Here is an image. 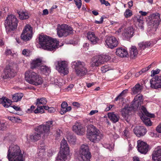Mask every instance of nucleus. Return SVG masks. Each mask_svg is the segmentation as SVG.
I'll return each instance as SVG.
<instances>
[{"instance_id":"nucleus-1","label":"nucleus","mask_w":161,"mask_h":161,"mask_svg":"<svg viewBox=\"0 0 161 161\" xmlns=\"http://www.w3.org/2000/svg\"><path fill=\"white\" fill-rule=\"evenodd\" d=\"M53 121H48L45 124L36 127L35 128L36 132L30 136V139L32 141H37L40 139L41 134H43L44 138L47 137L50 133V128L53 126Z\"/></svg>"},{"instance_id":"nucleus-2","label":"nucleus","mask_w":161,"mask_h":161,"mask_svg":"<svg viewBox=\"0 0 161 161\" xmlns=\"http://www.w3.org/2000/svg\"><path fill=\"white\" fill-rule=\"evenodd\" d=\"M7 157L9 161H25V158L19 147L11 144L9 147Z\"/></svg>"},{"instance_id":"nucleus-3","label":"nucleus","mask_w":161,"mask_h":161,"mask_svg":"<svg viewBox=\"0 0 161 161\" xmlns=\"http://www.w3.org/2000/svg\"><path fill=\"white\" fill-rule=\"evenodd\" d=\"M39 44L44 49L52 51L55 49L58 45V42L49 36L40 35L39 37Z\"/></svg>"},{"instance_id":"nucleus-4","label":"nucleus","mask_w":161,"mask_h":161,"mask_svg":"<svg viewBox=\"0 0 161 161\" xmlns=\"http://www.w3.org/2000/svg\"><path fill=\"white\" fill-rule=\"evenodd\" d=\"M103 137V134L99 130L92 125L88 127L87 131V137L93 142H98Z\"/></svg>"},{"instance_id":"nucleus-5","label":"nucleus","mask_w":161,"mask_h":161,"mask_svg":"<svg viewBox=\"0 0 161 161\" xmlns=\"http://www.w3.org/2000/svg\"><path fill=\"white\" fill-rule=\"evenodd\" d=\"M60 151L57 158L56 161H66L67 156L69 155V147L66 141L63 139L61 142Z\"/></svg>"},{"instance_id":"nucleus-6","label":"nucleus","mask_w":161,"mask_h":161,"mask_svg":"<svg viewBox=\"0 0 161 161\" xmlns=\"http://www.w3.org/2000/svg\"><path fill=\"white\" fill-rule=\"evenodd\" d=\"M25 77L27 82L35 86L41 85L42 83L41 77L37 73L33 71H26L25 74Z\"/></svg>"},{"instance_id":"nucleus-7","label":"nucleus","mask_w":161,"mask_h":161,"mask_svg":"<svg viewBox=\"0 0 161 161\" xmlns=\"http://www.w3.org/2000/svg\"><path fill=\"white\" fill-rule=\"evenodd\" d=\"M18 20L14 15H8L5 21V26L8 33L14 31L17 26Z\"/></svg>"},{"instance_id":"nucleus-8","label":"nucleus","mask_w":161,"mask_h":161,"mask_svg":"<svg viewBox=\"0 0 161 161\" xmlns=\"http://www.w3.org/2000/svg\"><path fill=\"white\" fill-rule=\"evenodd\" d=\"M72 29L66 24L58 25L57 28V34L60 37L66 36L72 33Z\"/></svg>"},{"instance_id":"nucleus-9","label":"nucleus","mask_w":161,"mask_h":161,"mask_svg":"<svg viewBox=\"0 0 161 161\" xmlns=\"http://www.w3.org/2000/svg\"><path fill=\"white\" fill-rule=\"evenodd\" d=\"M80 155L83 161H90L91 154L87 144L81 145L79 151Z\"/></svg>"},{"instance_id":"nucleus-10","label":"nucleus","mask_w":161,"mask_h":161,"mask_svg":"<svg viewBox=\"0 0 161 161\" xmlns=\"http://www.w3.org/2000/svg\"><path fill=\"white\" fill-rule=\"evenodd\" d=\"M73 63V65L75 68L76 73L77 75L79 76H83L86 74L87 70L84 62L77 61Z\"/></svg>"},{"instance_id":"nucleus-11","label":"nucleus","mask_w":161,"mask_h":161,"mask_svg":"<svg viewBox=\"0 0 161 161\" xmlns=\"http://www.w3.org/2000/svg\"><path fill=\"white\" fill-rule=\"evenodd\" d=\"M151 18L148 23L149 26H150L149 28H152L153 31H155L161 21L160 15L158 13L153 14L151 15Z\"/></svg>"},{"instance_id":"nucleus-12","label":"nucleus","mask_w":161,"mask_h":161,"mask_svg":"<svg viewBox=\"0 0 161 161\" xmlns=\"http://www.w3.org/2000/svg\"><path fill=\"white\" fill-rule=\"evenodd\" d=\"M56 69L60 73L64 75L69 73L68 65L65 61H57L55 63Z\"/></svg>"},{"instance_id":"nucleus-13","label":"nucleus","mask_w":161,"mask_h":161,"mask_svg":"<svg viewBox=\"0 0 161 161\" xmlns=\"http://www.w3.org/2000/svg\"><path fill=\"white\" fill-rule=\"evenodd\" d=\"M32 35V28L29 25H27L24 28L21 35L22 39L27 41L31 39Z\"/></svg>"},{"instance_id":"nucleus-14","label":"nucleus","mask_w":161,"mask_h":161,"mask_svg":"<svg viewBox=\"0 0 161 161\" xmlns=\"http://www.w3.org/2000/svg\"><path fill=\"white\" fill-rule=\"evenodd\" d=\"M143 99L142 95L138 94L136 96L131 104V107L132 109L136 111L139 109Z\"/></svg>"},{"instance_id":"nucleus-15","label":"nucleus","mask_w":161,"mask_h":161,"mask_svg":"<svg viewBox=\"0 0 161 161\" xmlns=\"http://www.w3.org/2000/svg\"><path fill=\"white\" fill-rule=\"evenodd\" d=\"M110 59V57L107 56H99L93 60L92 65V66H98L103 64Z\"/></svg>"},{"instance_id":"nucleus-16","label":"nucleus","mask_w":161,"mask_h":161,"mask_svg":"<svg viewBox=\"0 0 161 161\" xmlns=\"http://www.w3.org/2000/svg\"><path fill=\"white\" fill-rule=\"evenodd\" d=\"M151 87L157 89L161 88V76L155 75L150 80Z\"/></svg>"},{"instance_id":"nucleus-17","label":"nucleus","mask_w":161,"mask_h":161,"mask_svg":"<svg viewBox=\"0 0 161 161\" xmlns=\"http://www.w3.org/2000/svg\"><path fill=\"white\" fill-rule=\"evenodd\" d=\"M137 143V147L138 151L141 153L146 154L148 150V145L146 143L141 140L138 141Z\"/></svg>"},{"instance_id":"nucleus-18","label":"nucleus","mask_w":161,"mask_h":161,"mask_svg":"<svg viewBox=\"0 0 161 161\" xmlns=\"http://www.w3.org/2000/svg\"><path fill=\"white\" fill-rule=\"evenodd\" d=\"M4 75H3V78H12L15 76L16 72L12 66H8L6 67L4 69Z\"/></svg>"},{"instance_id":"nucleus-19","label":"nucleus","mask_w":161,"mask_h":161,"mask_svg":"<svg viewBox=\"0 0 161 161\" xmlns=\"http://www.w3.org/2000/svg\"><path fill=\"white\" fill-rule=\"evenodd\" d=\"M106 45L109 48L112 49L117 47L118 42L116 38L113 36H108L105 41Z\"/></svg>"},{"instance_id":"nucleus-20","label":"nucleus","mask_w":161,"mask_h":161,"mask_svg":"<svg viewBox=\"0 0 161 161\" xmlns=\"http://www.w3.org/2000/svg\"><path fill=\"white\" fill-rule=\"evenodd\" d=\"M132 110V108L128 105L125 106L121 110V112L122 116L128 122L130 118L129 114L130 113Z\"/></svg>"},{"instance_id":"nucleus-21","label":"nucleus","mask_w":161,"mask_h":161,"mask_svg":"<svg viewBox=\"0 0 161 161\" xmlns=\"http://www.w3.org/2000/svg\"><path fill=\"white\" fill-rule=\"evenodd\" d=\"M134 133L139 137L144 136L147 132V129L143 126H137L134 129Z\"/></svg>"},{"instance_id":"nucleus-22","label":"nucleus","mask_w":161,"mask_h":161,"mask_svg":"<svg viewBox=\"0 0 161 161\" xmlns=\"http://www.w3.org/2000/svg\"><path fill=\"white\" fill-rule=\"evenodd\" d=\"M153 161H161V148H156L152 154Z\"/></svg>"},{"instance_id":"nucleus-23","label":"nucleus","mask_w":161,"mask_h":161,"mask_svg":"<svg viewBox=\"0 0 161 161\" xmlns=\"http://www.w3.org/2000/svg\"><path fill=\"white\" fill-rule=\"evenodd\" d=\"M72 129L73 131L79 135H83L86 131L85 128L80 125H75L73 126Z\"/></svg>"},{"instance_id":"nucleus-24","label":"nucleus","mask_w":161,"mask_h":161,"mask_svg":"<svg viewBox=\"0 0 161 161\" xmlns=\"http://www.w3.org/2000/svg\"><path fill=\"white\" fill-rule=\"evenodd\" d=\"M87 38L93 44L96 43L99 41V39L96 36L94 32H89L87 34Z\"/></svg>"},{"instance_id":"nucleus-25","label":"nucleus","mask_w":161,"mask_h":161,"mask_svg":"<svg viewBox=\"0 0 161 161\" xmlns=\"http://www.w3.org/2000/svg\"><path fill=\"white\" fill-rule=\"evenodd\" d=\"M142 16L137 15L134 18V22H135L136 25L141 29H142L143 28V21Z\"/></svg>"},{"instance_id":"nucleus-26","label":"nucleus","mask_w":161,"mask_h":161,"mask_svg":"<svg viewBox=\"0 0 161 161\" xmlns=\"http://www.w3.org/2000/svg\"><path fill=\"white\" fill-rule=\"evenodd\" d=\"M116 53L118 56L122 58L127 57L128 56V54L126 50L122 47L117 48Z\"/></svg>"},{"instance_id":"nucleus-27","label":"nucleus","mask_w":161,"mask_h":161,"mask_svg":"<svg viewBox=\"0 0 161 161\" xmlns=\"http://www.w3.org/2000/svg\"><path fill=\"white\" fill-rule=\"evenodd\" d=\"M42 61L41 58H37L33 60L31 64V68L34 69L41 66Z\"/></svg>"},{"instance_id":"nucleus-28","label":"nucleus","mask_w":161,"mask_h":161,"mask_svg":"<svg viewBox=\"0 0 161 161\" xmlns=\"http://www.w3.org/2000/svg\"><path fill=\"white\" fill-rule=\"evenodd\" d=\"M108 117L111 121L114 123L118 122L119 118L118 114H115L114 113H109L108 114Z\"/></svg>"},{"instance_id":"nucleus-29","label":"nucleus","mask_w":161,"mask_h":161,"mask_svg":"<svg viewBox=\"0 0 161 161\" xmlns=\"http://www.w3.org/2000/svg\"><path fill=\"white\" fill-rule=\"evenodd\" d=\"M138 54V51L135 46L131 47L130 52V56L131 58L134 59Z\"/></svg>"},{"instance_id":"nucleus-30","label":"nucleus","mask_w":161,"mask_h":161,"mask_svg":"<svg viewBox=\"0 0 161 161\" xmlns=\"http://www.w3.org/2000/svg\"><path fill=\"white\" fill-rule=\"evenodd\" d=\"M133 27H128L125 29L124 35L127 37H131L133 35Z\"/></svg>"},{"instance_id":"nucleus-31","label":"nucleus","mask_w":161,"mask_h":161,"mask_svg":"<svg viewBox=\"0 0 161 161\" xmlns=\"http://www.w3.org/2000/svg\"><path fill=\"white\" fill-rule=\"evenodd\" d=\"M142 89V87L139 83L136 84L132 89L133 94H135L140 92Z\"/></svg>"},{"instance_id":"nucleus-32","label":"nucleus","mask_w":161,"mask_h":161,"mask_svg":"<svg viewBox=\"0 0 161 161\" xmlns=\"http://www.w3.org/2000/svg\"><path fill=\"white\" fill-rule=\"evenodd\" d=\"M66 138L67 139L69 142L71 144H74L76 142L75 137L70 134H68L66 136Z\"/></svg>"},{"instance_id":"nucleus-33","label":"nucleus","mask_w":161,"mask_h":161,"mask_svg":"<svg viewBox=\"0 0 161 161\" xmlns=\"http://www.w3.org/2000/svg\"><path fill=\"white\" fill-rule=\"evenodd\" d=\"M39 153H37V155L40 158H42L45 155V147L42 145L39 147Z\"/></svg>"},{"instance_id":"nucleus-34","label":"nucleus","mask_w":161,"mask_h":161,"mask_svg":"<svg viewBox=\"0 0 161 161\" xmlns=\"http://www.w3.org/2000/svg\"><path fill=\"white\" fill-rule=\"evenodd\" d=\"M23 94L21 93H16L13 96L12 99L14 102H17L19 101L23 97Z\"/></svg>"},{"instance_id":"nucleus-35","label":"nucleus","mask_w":161,"mask_h":161,"mask_svg":"<svg viewBox=\"0 0 161 161\" xmlns=\"http://www.w3.org/2000/svg\"><path fill=\"white\" fill-rule=\"evenodd\" d=\"M151 43L150 42H141L138 44L139 48L140 49H144L151 46Z\"/></svg>"},{"instance_id":"nucleus-36","label":"nucleus","mask_w":161,"mask_h":161,"mask_svg":"<svg viewBox=\"0 0 161 161\" xmlns=\"http://www.w3.org/2000/svg\"><path fill=\"white\" fill-rule=\"evenodd\" d=\"M18 13L19 18L21 19H26L29 17L28 14L27 12L19 11Z\"/></svg>"},{"instance_id":"nucleus-37","label":"nucleus","mask_w":161,"mask_h":161,"mask_svg":"<svg viewBox=\"0 0 161 161\" xmlns=\"http://www.w3.org/2000/svg\"><path fill=\"white\" fill-rule=\"evenodd\" d=\"M142 119L145 125L147 126H151L152 125V122L149 118H147L146 116L144 115L141 118Z\"/></svg>"},{"instance_id":"nucleus-38","label":"nucleus","mask_w":161,"mask_h":161,"mask_svg":"<svg viewBox=\"0 0 161 161\" xmlns=\"http://www.w3.org/2000/svg\"><path fill=\"white\" fill-rule=\"evenodd\" d=\"M47 103L46 99L44 97H42L40 98H38L36 100V105H45Z\"/></svg>"},{"instance_id":"nucleus-39","label":"nucleus","mask_w":161,"mask_h":161,"mask_svg":"<svg viewBox=\"0 0 161 161\" xmlns=\"http://www.w3.org/2000/svg\"><path fill=\"white\" fill-rule=\"evenodd\" d=\"M141 110L142 112L147 116L151 118H153L154 117V115L152 114H151L147 112L145 108L143 106H142L141 108Z\"/></svg>"},{"instance_id":"nucleus-40","label":"nucleus","mask_w":161,"mask_h":161,"mask_svg":"<svg viewBox=\"0 0 161 161\" xmlns=\"http://www.w3.org/2000/svg\"><path fill=\"white\" fill-rule=\"evenodd\" d=\"M40 69L43 73H49L50 72V70L49 68L45 65H42L40 67Z\"/></svg>"},{"instance_id":"nucleus-41","label":"nucleus","mask_w":161,"mask_h":161,"mask_svg":"<svg viewBox=\"0 0 161 161\" xmlns=\"http://www.w3.org/2000/svg\"><path fill=\"white\" fill-rule=\"evenodd\" d=\"M34 113L35 114L38 113H43L44 112V110L42 106H37V108L34 111Z\"/></svg>"},{"instance_id":"nucleus-42","label":"nucleus","mask_w":161,"mask_h":161,"mask_svg":"<svg viewBox=\"0 0 161 161\" xmlns=\"http://www.w3.org/2000/svg\"><path fill=\"white\" fill-rule=\"evenodd\" d=\"M123 135L126 138H128L130 137V134L129 131V128H127L124 131Z\"/></svg>"},{"instance_id":"nucleus-43","label":"nucleus","mask_w":161,"mask_h":161,"mask_svg":"<svg viewBox=\"0 0 161 161\" xmlns=\"http://www.w3.org/2000/svg\"><path fill=\"white\" fill-rule=\"evenodd\" d=\"M124 15L126 18L129 17L132 15V11L129 9H127L124 13Z\"/></svg>"},{"instance_id":"nucleus-44","label":"nucleus","mask_w":161,"mask_h":161,"mask_svg":"<svg viewBox=\"0 0 161 161\" xmlns=\"http://www.w3.org/2000/svg\"><path fill=\"white\" fill-rule=\"evenodd\" d=\"M160 70L159 69H156L155 70H153L151 71V77L154 76L155 75L158 74Z\"/></svg>"},{"instance_id":"nucleus-45","label":"nucleus","mask_w":161,"mask_h":161,"mask_svg":"<svg viewBox=\"0 0 161 161\" xmlns=\"http://www.w3.org/2000/svg\"><path fill=\"white\" fill-rule=\"evenodd\" d=\"M7 128V124L2 122H0V130H3Z\"/></svg>"},{"instance_id":"nucleus-46","label":"nucleus","mask_w":161,"mask_h":161,"mask_svg":"<svg viewBox=\"0 0 161 161\" xmlns=\"http://www.w3.org/2000/svg\"><path fill=\"white\" fill-rule=\"evenodd\" d=\"M109 70V68L107 65H105L101 68V70L103 73H105Z\"/></svg>"},{"instance_id":"nucleus-47","label":"nucleus","mask_w":161,"mask_h":161,"mask_svg":"<svg viewBox=\"0 0 161 161\" xmlns=\"http://www.w3.org/2000/svg\"><path fill=\"white\" fill-rule=\"evenodd\" d=\"M75 4L78 8H80L82 5L81 1L80 0H74Z\"/></svg>"},{"instance_id":"nucleus-48","label":"nucleus","mask_w":161,"mask_h":161,"mask_svg":"<svg viewBox=\"0 0 161 161\" xmlns=\"http://www.w3.org/2000/svg\"><path fill=\"white\" fill-rule=\"evenodd\" d=\"M128 90L127 89L123 90L118 96V98L120 96H123L124 97L125 95L127 93Z\"/></svg>"},{"instance_id":"nucleus-49","label":"nucleus","mask_w":161,"mask_h":161,"mask_svg":"<svg viewBox=\"0 0 161 161\" xmlns=\"http://www.w3.org/2000/svg\"><path fill=\"white\" fill-rule=\"evenodd\" d=\"M102 4H104L106 6H108L110 5V4L108 2L105 0H99Z\"/></svg>"},{"instance_id":"nucleus-50","label":"nucleus","mask_w":161,"mask_h":161,"mask_svg":"<svg viewBox=\"0 0 161 161\" xmlns=\"http://www.w3.org/2000/svg\"><path fill=\"white\" fill-rule=\"evenodd\" d=\"M66 111V108H61L60 113L61 114L63 115L65 114L67 112Z\"/></svg>"},{"instance_id":"nucleus-51","label":"nucleus","mask_w":161,"mask_h":161,"mask_svg":"<svg viewBox=\"0 0 161 161\" xmlns=\"http://www.w3.org/2000/svg\"><path fill=\"white\" fill-rule=\"evenodd\" d=\"M156 130L159 133H161V122L157 127Z\"/></svg>"},{"instance_id":"nucleus-52","label":"nucleus","mask_w":161,"mask_h":161,"mask_svg":"<svg viewBox=\"0 0 161 161\" xmlns=\"http://www.w3.org/2000/svg\"><path fill=\"white\" fill-rule=\"evenodd\" d=\"M68 105L65 102H63L61 104V108H66Z\"/></svg>"},{"instance_id":"nucleus-53","label":"nucleus","mask_w":161,"mask_h":161,"mask_svg":"<svg viewBox=\"0 0 161 161\" xmlns=\"http://www.w3.org/2000/svg\"><path fill=\"white\" fill-rule=\"evenodd\" d=\"M35 107L34 106H31L30 108L27 109V112L28 113H31L32 112L33 110L34 109Z\"/></svg>"},{"instance_id":"nucleus-54","label":"nucleus","mask_w":161,"mask_h":161,"mask_svg":"<svg viewBox=\"0 0 161 161\" xmlns=\"http://www.w3.org/2000/svg\"><path fill=\"white\" fill-rule=\"evenodd\" d=\"M55 111V109L53 107H49L48 111L50 113H54Z\"/></svg>"},{"instance_id":"nucleus-55","label":"nucleus","mask_w":161,"mask_h":161,"mask_svg":"<svg viewBox=\"0 0 161 161\" xmlns=\"http://www.w3.org/2000/svg\"><path fill=\"white\" fill-rule=\"evenodd\" d=\"M8 119L13 122H14L15 117L14 116H8Z\"/></svg>"},{"instance_id":"nucleus-56","label":"nucleus","mask_w":161,"mask_h":161,"mask_svg":"<svg viewBox=\"0 0 161 161\" xmlns=\"http://www.w3.org/2000/svg\"><path fill=\"white\" fill-rule=\"evenodd\" d=\"M103 22V17H101L100 19V21H97V20H96L95 22L97 24H102Z\"/></svg>"},{"instance_id":"nucleus-57","label":"nucleus","mask_w":161,"mask_h":161,"mask_svg":"<svg viewBox=\"0 0 161 161\" xmlns=\"http://www.w3.org/2000/svg\"><path fill=\"white\" fill-rule=\"evenodd\" d=\"M124 26V25L121 26L120 28H119L118 30V31H116V33H119L121 32V30H122L123 29Z\"/></svg>"},{"instance_id":"nucleus-58","label":"nucleus","mask_w":161,"mask_h":161,"mask_svg":"<svg viewBox=\"0 0 161 161\" xmlns=\"http://www.w3.org/2000/svg\"><path fill=\"white\" fill-rule=\"evenodd\" d=\"M139 13L141 14L142 16H146L147 14V13L146 12H143L142 11H140L139 12Z\"/></svg>"},{"instance_id":"nucleus-59","label":"nucleus","mask_w":161,"mask_h":161,"mask_svg":"<svg viewBox=\"0 0 161 161\" xmlns=\"http://www.w3.org/2000/svg\"><path fill=\"white\" fill-rule=\"evenodd\" d=\"M5 53L7 55H11L12 53V52L10 49H7Z\"/></svg>"},{"instance_id":"nucleus-60","label":"nucleus","mask_w":161,"mask_h":161,"mask_svg":"<svg viewBox=\"0 0 161 161\" xmlns=\"http://www.w3.org/2000/svg\"><path fill=\"white\" fill-rule=\"evenodd\" d=\"M48 11L47 9H45L43 11L42 15H45L48 14Z\"/></svg>"},{"instance_id":"nucleus-61","label":"nucleus","mask_w":161,"mask_h":161,"mask_svg":"<svg viewBox=\"0 0 161 161\" xmlns=\"http://www.w3.org/2000/svg\"><path fill=\"white\" fill-rule=\"evenodd\" d=\"M73 105L74 106L78 107L80 106V104L77 102H74L73 103Z\"/></svg>"},{"instance_id":"nucleus-62","label":"nucleus","mask_w":161,"mask_h":161,"mask_svg":"<svg viewBox=\"0 0 161 161\" xmlns=\"http://www.w3.org/2000/svg\"><path fill=\"white\" fill-rule=\"evenodd\" d=\"M133 2L132 1H130L128 3L129 7V8H131L133 5Z\"/></svg>"},{"instance_id":"nucleus-63","label":"nucleus","mask_w":161,"mask_h":161,"mask_svg":"<svg viewBox=\"0 0 161 161\" xmlns=\"http://www.w3.org/2000/svg\"><path fill=\"white\" fill-rule=\"evenodd\" d=\"M3 106L6 108L9 107L10 105L8 104L7 102H4L3 104Z\"/></svg>"},{"instance_id":"nucleus-64","label":"nucleus","mask_w":161,"mask_h":161,"mask_svg":"<svg viewBox=\"0 0 161 161\" xmlns=\"http://www.w3.org/2000/svg\"><path fill=\"white\" fill-rule=\"evenodd\" d=\"M133 161H140L139 158L136 156H135L133 158Z\"/></svg>"}]
</instances>
